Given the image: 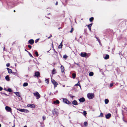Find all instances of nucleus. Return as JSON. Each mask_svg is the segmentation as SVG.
I'll use <instances>...</instances> for the list:
<instances>
[{
  "label": "nucleus",
  "mask_w": 127,
  "mask_h": 127,
  "mask_svg": "<svg viewBox=\"0 0 127 127\" xmlns=\"http://www.w3.org/2000/svg\"><path fill=\"white\" fill-rule=\"evenodd\" d=\"M80 37L81 38V36H80Z\"/></svg>",
  "instance_id": "nucleus-61"
},
{
  "label": "nucleus",
  "mask_w": 127,
  "mask_h": 127,
  "mask_svg": "<svg viewBox=\"0 0 127 127\" xmlns=\"http://www.w3.org/2000/svg\"><path fill=\"white\" fill-rule=\"evenodd\" d=\"M73 30H74L73 28H72L71 30L70 31V32H71V33L72 32H73Z\"/></svg>",
  "instance_id": "nucleus-41"
},
{
  "label": "nucleus",
  "mask_w": 127,
  "mask_h": 127,
  "mask_svg": "<svg viewBox=\"0 0 127 127\" xmlns=\"http://www.w3.org/2000/svg\"><path fill=\"white\" fill-rule=\"evenodd\" d=\"M51 81L52 83L54 84V89L55 88L57 87V85H58V84L57 82L55 80H52Z\"/></svg>",
  "instance_id": "nucleus-3"
},
{
  "label": "nucleus",
  "mask_w": 127,
  "mask_h": 127,
  "mask_svg": "<svg viewBox=\"0 0 127 127\" xmlns=\"http://www.w3.org/2000/svg\"><path fill=\"white\" fill-rule=\"evenodd\" d=\"M5 108L6 111L7 112H10L12 110V109L10 107L7 106H6L5 107Z\"/></svg>",
  "instance_id": "nucleus-4"
},
{
  "label": "nucleus",
  "mask_w": 127,
  "mask_h": 127,
  "mask_svg": "<svg viewBox=\"0 0 127 127\" xmlns=\"http://www.w3.org/2000/svg\"><path fill=\"white\" fill-rule=\"evenodd\" d=\"M28 47L30 49H31L32 48V46L30 45H28Z\"/></svg>",
  "instance_id": "nucleus-45"
},
{
  "label": "nucleus",
  "mask_w": 127,
  "mask_h": 127,
  "mask_svg": "<svg viewBox=\"0 0 127 127\" xmlns=\"http://www.w3.org/2000/svg\"><path fill=\"white\" fill-rule=\"evenodd\" d=\"M34 96H36V99H38L40 97V95L38 92H36L35 93H33Z\"/></svg>",
  "instance_id": "nucleus-2"
},
{
  "label": "nucleus",
  "mask_w": 127,
  "mask_h": 127,
  "mask_svg": "<svg viewBox=\"0 0 127 127\" xmlns=\"http://www.w3.org/2000/svg\"><path fill=\"white\" fill-rule=\"evenodd\" d=\"M70 97H71V98H73V97H74V96H71V95L70 96Z\"/></svg>",
  "instance_id": "nucleus-50"
},
{
  "label": "nucleus",
  "mask_w": 127,
  "mask_h": 127,
  "mask_svg": "<svg viewBox=\"0 0 127 127\" xmlns=\"http://www.w3.org/2000/svg\"><path fill=\"white\" fill-rule=\"evenodd\" d=\"M15 11H15V10H14V12H15Z\"/></svg>",
  "instance_id": "nucleus-58"
},
{
  "label": "nucleus",
  "mask_w": 127,
  "mask_h": 127,
  "mask_svg": "<svg viewBox=\"0 0 127 127\" xmlns=\"http://www.w3.org/2000/svg\"><path fill=\"white\" fill-rule=\"evenodd\" d=\"M56 112L55 111H54L53 112V114L54 115L56 113Z\"/></svg>",
  "instance_id": "nucleus-52"
},
{
  "label": "nucleus",
  "mask_w": 127,
  "mask_h": 127,
  "mask_svg": "<svg viewBox=\"0 0 127 127\" xmlns=\"http://www.w3.org/2000/svg\"><path fill=\"white\" fill-rule=\"evenodd\" d=\"M63 57L64 59H66L67 57V56L66 55H64Z\"/></svg>",
  "instance_id": "nucleus-33"
},
{
  "label": "nucleus",
  "mask_w": 127,
  "mask_h": 127,
  "mask_svg": "<svg viewBox=\"0 0 127 127\" xmlns=\"http://www.w3.org/2000/svg\"><path fill=\"white\" fill-rule=\"evenodd\" d=\"M28 43H29L32 45L34 43V41L32 39L28 41Z\"/></svg>",
  "instance_id": "nucleus-10"
},
{
  "label": "nucleus",
  "mask_w": 127,
  "mask_h": 127,
  "mask_svg": "<svg viewBox=\"0 0 127 127\" xmlns=\"http://www.w3.org/2000/svg\"><path fill=\"white\" fill-rule=\"evenodd\" d=\"M80 84L79 83V81H78V83L75 85V86H77L80 85Z\"/></svg>",
  "instance_id": "nucleus-35"
},
{
  "label": "nucleus",
  "mask_w": 127,
  "mask_h": 127,
  "mask_svg": "<svg viewBox=\"0 0 127 127\" xmlns=\"http://www.w3.org/2000/svg\"><path fill=\"white\" fill-rule=\"evenodd\" d=\"M7 70H8V72L9 73H12V70L9 69L8 68H7Z\"/></svg>",
  "instance_id": "nucleus-14"
},
{
  "label": "nucleus",
  "mask_w": 127,
  "mask_h": 127,
  "mask_svg": "<svg viewBox=\"0 0 127 127\" xmlns=\"http://www.w3.org/2000/svg\"><path fill=\"white\" fill-rule=\"evenodd\" d=\"M40 74L39 72L36 71L35 73V76L37 77L40 76Z\"/></svg>",
  "instance_id": "nucleus-9"
},
{
  "label": "nucleus",
  "mask_w": 127,
  "mask_h": 127,
  "mask_svg": "<svg viewBox=\"0 0 127 127\" xmlns=\"http://www.w3.org/2000/svg\"><path fill=\"white\" fill-rule=\"evenodd\" d=\"M58 92V91H56V92Z\"/></svg>",
  "instance_id": "nucleus-63"
},
{
  "label": "nucleus",
  "mask_w": 127,
  "mask_h": 127,
  "mask_svg": "<svg viewBox=\"0 0 127 127\" xmlns=\"http://www.w3.org/2000/svg\"><path fill=\"white\" fill-rule=\"evenodd\" d=\"M62 43V42H61V43H60V45H59V46H58L59 48L60 49V48H62V46H63Z\"/></svg>",
  "instance_id": "nucleus-22"
},
{
  "label": "nucleus",
  "mask_w": 127,
  "mask_h": 127,
  "mask_svg": "<svg viewBox=\"0 0 127 127\" xmlns=\"http://www.w3.org/2000/svg\"><path fill=\"white\" fill-rule=\"evenodd\" d=\"M80 55L81 56L84 57L86 56H87V57H88V56H87V54L86 53H81L80 54Z\"/></svg>",
  "instance_id": "nucleus-6"
},
{
  "label": "nucleus",
  "mask_w": 127,
  "mask_h": 127,
  "mask_svg": "<svg viewBox=\"0 0 127 127\" xmlns=\"http://www.w3.org/2000/svg\"><path fill=\"white\" fill-rule=\"evenodd\" d=\"M72 104L75 105H76L78 104L77 101L76 100H74L72 102Z\"/></svg>",
  "instance_id": "nucleus-12"
},
{
  "label": "nucleus",
  "mask_w": 127,
  "mask_h": 127,
  "mask_svg": "<svg viewBox=\"0 0 127 127\" xmlns=\"http://www.w3.org/2000/svg\"><path fill=\"white\" fill-rule=\"evenodd\" d=\"M15 126V125H14V126H13L12 127H14Z\"/></svg>",
  "instance_id": "nucleus-57"
},
{
  "label": "nucleus",
  "mask_w": 127,
  "mask_h": 127,
  "mask_svg": "<svg viewBox=\"0 0 127 127\" xmlns=\"http://www.w3.org/2000/svg\"><path fill=\"white\" fill-rule=\"evenodd\" d=\"M58 2L57 1H56V4H55L56 5H58Z\"/></svg>",
  "instance_id": "nucleus-49"
},
{
  "label": "nucleus",
  "mask_w": 127,
  "mask_h": 127,
  "mask_svg": "<svg viewBox=\"0 0 127 127\" xmlns=\"http://www.w3.org/2000/svg\"><path fill=\"white\" fill-rule=\"evenodd\" d=\"M54 53H57V52L55 51V50H54Z\"/></svg>",
  "instance_id": "nucleus-54"
},
{
  "label": "nucleus",
  "mask_w": 127,
  "mask_h": 127,
  "mask_svg": "<svg viewBox=\"0 0 127 127\" xmlns=\"http://www.w3.org/2000/svg\"><path fill=\"white\" fill-rule=\"evenodd\" d=\"M3 89L0 86V91H2Z\"/></svg>",
  "instance_id": "nucleus-47"
},
{
  "label": "nucleus",
  "mask_w": 127,
  "mask_h": 127,
  "mask_svg": "<svg viewBox=\"0 0 127 127\" xmlns=\"http://www.w3.org/2000/svg\"><path fill=\"white\" fill-rule=\"evenodd\" d=\"M113 83H111L110 84V86L111 87H112V86H113Z\"/></svg>",
  "instance_id": "nucleus-44"
},
{
  "label": "nucleus",
  "mask_w": 127,
  "mask_h": 127,
  "mask_svg": "<svg viewBox=\"0 0 127 127\" xmlns=\"http://www.w3.org/2000/svg\"><path fill=\"white\" fill-rule=\"evenodd\" d=\"M7 91L10 92H11L12 91L11 89L10 88H8L7 89Z\"/></svg>",
  "instance_id": "nucleus-27"
},
{
  "label": "nucleus",
  "mask_w": 127,
  "mask_h": 127,
  "mask_svg": "<svg viewBox=\"0 0 127 127\" xmlns=\"http://www.w3.org/2000/svg\"><path fill=\"white\" fill-rule=\"evenodd\" d=\"M109 58V56L108 55H106V56L104 57V59L105 60H107Z\"/></svg>",
  "instance_id": "nucleus-18"
},
{
  "label": "nucleus",
  "mask_w": 127,
  "mask_h": 127,
  "mask_svg": "<svg viewBox=\"0 0 127 127\" xmlns=\"http://www.w3.org/2000/svg\"><path fill=\"white\" fill-rule=\"evenodd\" d=\"M94 20V18L93 17H91L90 19V21L92 22Z\"/></svg>",
  "instance_id": "nucleus-26"
},
{
  "label": "nucleus",
  "mask_w": 127,
  "mask_h": 127,
  "mask_svg": "<svg viewBox=\"0 0 127 127\" xmlns=\"http://www.w3.org/2000/svg\"><path fill=\"white\" fill-rule=\"evenodd\" d=\"M83 114L84 116L86 115L87 114V113L85 111H84L83 112Z\"/></svg>",
  "instance_id": "nucleus-37"
},
{
  "label": "nucleus",
  "mask_w": 127,
  "mask_h": 127,
  "mask_svg": "<svg viewBox=\"0 0 127 127\" xmlns=\"http://www.w3.org/2000/svg\"><path fill=\"white\" fill-rule=\"evenodd\" d=\"M103 116V113H100V115L99 116V117H102Z\"/></svg>",
  "instance_id": "nucleus-32"
},
{
  "label": "nucleus",
  "mask_w": 127,
  "mask_h": 127,
  "mask_svg": "<svg viewBox=\"0 0 127 127\" xmlns=\"http://www.w3.org/2000/svg\"><path fill=\"white\" fill-rule=\"evenodd\" d=\"M111 116V114L109 113L105 115V117L107 119H108Z\"/></svg>",
  "instance_id": "nucleus-11"
},
{
  "label": "nucleus",
  "mask_w": 127,
  "mask_h": 127,
  "mask_svg": "<svg viewBox=\"0 0 127 127\" xmlns=\"http://www.w3.org/2000/svg\"><path fill=\"white\" fill-rule=\"evenodd\" d=\"M61 71L62 72H63L64 70V67L62 65L61 67Z\"/></svg>",
  "instance_id": "nucleus-15"
},
{
  "label": "nucleus",
  "mask_w": 127,
  "mask_h": 127,
  "mask_svg": "<svg viewBox=\"0 0 127 127\" xmlns=\"http://www.w3.org/2000/svg\"><path fill=\"white\" fill-rule=\"evenodd\" d=\"M28 53L31 57H33L32 56V55L30 53V52H28Z\"/></svg>",
  "instance_id": "nucleus-38"
},
{
  "label": "nucleus",
  "mask_w": 127,
  "mask_h": 127,
  "mask_svg": "<svg viewBox=\"0 0 127 127\" xmlns=\"http://www.w3.org/2000/svg\"><path fill=\"white\" fill-rule=\"evenodd\" d=\"M95 38H96L98 42H99V43L100 44V40L97 37H96V36L95 37Z\"/></svg>",
  "instance_id": "nucleus-31"
},
{
  "label": "nucleus",
  "mask_w": 127,
  "mask_h": 127,
  "mask_svg": "<svg viewBox=\"0 0 127 127\" xmlns=\"http://www.w3.org/2000/svg\"><path fill=\"white\" fill-rule=\"evenodd\" d=\"M28 83L27 82H25L24 83L23 85V86L24 87H26L28 85Z\"/></svg>",
  "instance_id": "nucleus-20"
},
{
  "label": "nucleus",
  "mask_w": 127,
  "mask_h": 127,
  "mask_svg": "<svg viewBox=\"0 0 127 127\" xmlns=\"http://www.w3.org/2000/svg\"><path fill=\"white\" fill-rule=\"evenodd\" d=\"M55 69L54 68L52 71V74H55Z\"/></svg>",
  "instance_id": "nucleus-28"
},
{
  "label": "nucleus",
  "mask_w": 127,
  "mask_h": 127,
  "mask_svg": "<svg viewBox=\"0 0 127 127\" xmlns=\"http://www.w3.org/2000/svg\"><path fill=\"white\" fill-rule=\"evenodd\" d=\"M84 125L86 126H87L88 125V123L87 122H85L84 123Z\"/></svg>",
  "instance_id": "nucleus-29"
},
{
  "label": "nucleus",
  "mask_w": 127,
  "mask_h": 127,
  "mask_svg": "<svg viewBox=\"0 0 127 127\" xmlns=\"http://www.w3.org/2000/svg\"><path fill=\"white\" fill-rule=\"evenodd\" d=\"M89 99H92L94 97V95L92 93H89L87 95Z\"/></svg>",
  "instance_id": "nucleus-1"
},
{
  "label": "nucleus",
  "mask_w": 127,
  "mask_h": 127,
  "mask_svg": "<svg viewBox=\"0 0 127 127\" xmlns=\"http://www.w3.org/2000/svg\"><path fill=\"white\" fill-rule=\"evenodd\" d=\"M10 65V64L9 63H7L6 64V66L7 67H9Z\"/></svg>",
  "instance_id": "nucleus-43"
},
{
  "label": "nucleus",
  "mask_w": 127,
  "mask_h": 127,
  "mask_svg": "<svg viewBox=\"0 0 127 127\" xmlns=\"http://www.w3.org/2000/svg\"><path fill=\"white\" fill-rule=\"evenodd\" d=\"M79 101L80 102H83L85 101V99L84 97H82L79 99Z\"/></svg>",
  "instance_id": "nucleus-8"
},
{
  "label": "nucleus",
  "mask_w": 127,
  "mask_h": 127,
  "mask_svg": "<svg viewBox=\"0 0 127 127\" xmlns=\"http://www.w3.org/2000/svg\"><path fill=\"white\" fill-rule=\"evenodd\" d=\"M63 101L64 103L67 104L71 103V102L67 100L66 99L63 98Z\"/></svg>",
  "instance_id": "nucleus-5"
},
{
  "label": "nucleus",
  "mask_w": 127,
  "mask_h": 127,
  "mask_svg": "<svg viewBox=\"0 0 127 127\" xmlns=\"http://www.w3.org/2000/svg\"><path fill=\"white\" fill-rule=\"evenodd\" d=\"M74 64H76L78 66H80V65H79V64L78 63H76L75 62H74Z\"/></svg>",
  "instance_id": "nucleus-42"
},
{
  "label": "nucleus",
  "mask_w": 127,
  "mask_h": 127,
  "mask_svg": "<svg viewBox=\"0 0 127 127\" xmlns=\"http://www.w3.org/2000/svg\"><path fill=\"white\" fill-rule=\"evenodd\" d=\"M52 35H51L50 36L48 37V39H49L51 37H52Z\"/></svg>",
  "instance_id": "nucleus-48"
},
{
  "label": "nucleus",
  "mask_w": 127,
  "mask_h": 127,
  "mask_svg": "<svg viewBox=\"0 0 127 127\" xmlns=\"http://www.w3.org/2000/svg\"><path fill=\"white\" fill-rule=\"evenodd\" d=\"M25 51L27 52L28 53V52H29V51H28L27 50H26V49H25Z\"/></svg>",
  "instance_id": "nucleus-53"
},
{
  "label": "nucleus",
  "mask_w": 127,
  "mask_h": 127,
  "mask_svg": "<svg viewBox=\"0 0 127 127\" xmlns=\"http://www.w3.org/2000/svg\"><path fill=\"white\" fill-rule=\"evenodd\" d=\"M109 102V100L107 99H105V104H107Z\"/></svg>",
  "instance_id": "nucleus-21"
},
{
  "label": "nucleus",
  "mask_w": 127,
  "mask_h": 127,
  "mask_svg": "<svg viewBox=\"0 0 127 127\" xmlns=\"http://www.w3.org/2000/svg\"><path fill=\"white\" fill-rule=\"evenodd\" d=\"M23 112L28 113L29 112V111L27 109H23Z\"/></svg>",
  "instance_id": "nucleus-19"
},
{
  "label": "nucleus",
  "mask_w": 127,
  "mask_h": 127,
  "mask_svg": "<svg viewBox=\"0 0 127 127\" xmlns=\"http://www.w3.org/2000/svg\"><path fill=\"white\" fill-rule=\"evenodd\" d=\"M1 125L0 124V127H1Z\"/></svg>",
  "instance_id": "nucleus-60"
},
{
  "label": "nucleus",
  "mask_w": 127,
  "mask_h": 127,
  "mask_svg": "<svg viewBox=\"0 0 127 127\" xmlns=\"http://www.w3.org/2000/svg\"><path fill=\"white\" fill-rule=\"evenodd\" d=\"M35 54L37 57H38V56L39 55L38 54V53L37 51L35 52Z\"/></svg>",
  "instance_id": "nucleus-34"
},
{
  "label": "nucleus",
  "mask_w": 127,
  "mask_h": 127,
  "mask_svg": "<svg viewBox=\"0 0 127 127\" xmlns=\"http://www.w3.org/2000/svg\"><path fill=\"white\" fill-rule=\"evenodd\" d=\"M18 110L20 112H23V109H19Z\"/></svg>",
  "instance_id": "nucleus-36"
},
{
  "label": "nucleus",
  "mask_w": 127,
  "mask_h": 127,
  "mask_svg": "<svg viewBox=\"0 0 127 127\" xmlns=\"http://www.w3.org/2000/svg\"><path fill=\"white\" fill-rule=\"evenodd\" d=\"M53 103L54 104L57 103L58 104H59V103L60 102L58 100H57L56 101H54L53 102Z\"/></svg>",
  "instance_id": "nucleus-16"
},
{
  "label": "nucleus",
  "mask_w": 127,
  "mask_h": 127,
  "mask_svg": "<svg viewBox=\"0 0 127 127\" xmlns=\"http://www.w3.org/2000/svg\"><path fill=\"white\" fill-rule=\"evenodd\" d=\"M79 86L80 88H81V86L80 85H79Z\"/></svg>",
  "instance_id": "nucleus-55"
},
{
  "label": "nucleus",
  "mask_w": 127,
  "mask_h": 127,
  "mask_svg": "<svg viewBox=\"0 0 127 127\" xmlns=\"http://www.w3.org/2000/svg\"><path fill=\"white\" fill-rule=\"evenodd\" d=\"M5 78L8 81L9 80V77L8 75L6 76Z\"/></svg>",
  "instance_id": "nucleus-25"
},
{
  "label": "nucleus",
  "mask_w": 127,
  "mask_h": 127,
  "mask_svg": "<svg viewBox=\"0 0 127 127\" xmlns=\"http://www.w3.org/2000/svg\"><path fill=\"white\" fill-rule=\"evenodd\" d=\"M45 82L46 83H47V84H48L49 83V80L48 79H46L45 80Z\"/></svg>",
  "instance_id": "nucleus-30"
},
{
  "label": "nucleus",
  "mask_w": 127,
  "mask_h": 127,
  "mask_svg": "<svg viewBox=\"0 0 127 127\" xmlns=\"http://www.w3.org/2000/svg\"><path fill=\"white\" fill-rule=\"evenodd\" d=\"M39 40V39H36V40H35V43H36L37 42H38Z\"/></svg>",
  "instance_id": "nucleus-39"
},
{
  "label": "nucleus",
  "mask_w": 127,
  "mask_h": 127,
  "mask_svg": "<svg viewBox=\"0 0 127 127\" xmlns=\"http://www.w3.org/2000/svg\"><path fill=\"white\" fill-rule=\"evenodd\" d=\"M13 73L14 74V75H17L18 74L17 73L13 72Z\"/></svg>",
  "instance_id": "nucleus-46"
},
{
  "label": "nucleus",
  "mask_w": 127,
  "mask_h": 127,
  "mask_svg": "<svg viewBox=\"0 0 127 127\" xmlns=\"http://www.w3.org/2000/svg\"><path fill=\"white\" fill-rule=\"evenodd\" d=\"M4 49H5V47H4Z\"/></svg>",
  "instance_id": "nucleus-62"
},
{
  "label": "nucleus",
  "mask_w": 127,
  "mask_h": 127,
  "mask_svg": "<svg viewBox=\"0 0 127 127\" xmlns=\"http://www.w3.org/2000/svg\"><path fill=\"white\" fill-rule=\"evenodd\" d=\"M94 73L93 72H90L89 73V75L90 76H92L93 75Z\"/></svg>",
  "instance_id": "nucleus-23"
},
{
  "label": "nucleus",
  "mask_w": 127,
  "mask_h": 127,
  "mask_svg": "<svg viewBox=\"0 0 127 127\" xmlns=\"http://www.w3.org/2000/svg\"><path fill=\"white\" fill-rule=\"evenodd\" d=\"M72 78H73L74 79L76 77V74H75L73 73L72 74Z\"/></svg>",
  "instance_id": "nucleus-24"
},
{
  "label": "nucleus",
  "mask_w": 127,
  "mask_h": 127,
  "mask_svg": "<svg viewBox=\"0 0 127 127\" xmlns=\"http://www.w3.org/2000/svg\"><path fill=\"white\" fill-rule=\"evenodd\" d=\"M2 94H4V95H7L6 94H5V93H3Z\"/></svg>",
  "instance_id": "nucleus-51"
},
{
  "label": "nucleus",
  "mask_w": 127,
  "mask_h": 127,
  "mask_svg": "<svg viewBox=\"0 0 127 127\" xmlns=\"http://www.w3.org/2000/svg\"><path fill=\"white\" fill-rule=\"evenodd\" d=\"M65 86V85H63V87H64Z\"/></svg>",
  "instance_id": "nucleus-56"
},
{
  "label": "nucleus",
  "mask_w": 127,
  "mask_h": 127,
  "mask_svg": "<svg viewBox=\"0 0 127 127\" xmlns=\"http://www.w3.org/2000/svg\"><path fill=\"white\" fill-rule=\"evenodd\" d=\"M42 118H43V120H45L46 119L45 116H43L42 117Z\"/></svg>",
  "instance_id": "nucleus-40"
},
{
  "label": "nucleus",
  "mask_w": 127,
  "mask_h": 127,
  "mask_svg": "<svg viewBox=\"0 0 127 127\" xmlns=\"http://www.w3.org/2000/svg\"><path fill=\"white\" fill-rule=\"evenodd\" d=\"M35 105L33 104H28L27 105V106L28 107H31L32 108H34L35 107Z\"/></svg>",
  "instance_id": "nucleus-7"
},
{
  "label": "nucleus",
  "mask_w": 127,
  "mask_h": 127,
  "mask_svg": "<svg viewBox=\"0 0 127 127\" xmlns=\"http://www.w3.org/2000/svg\"><path fill=\"white\" fill-rule=\"evenodd\" d=\"M24 127H27V126H25Z\"/></svg>",
  "instance_id": "nucleus-59"
},
{
  "label": "nucleus",
  "mask_w": 127,
  "mask_h": 127,
  "mask_svg": "<svg viewBox=\"0 0 127 127\" xmlns=\"http://www.w3.org/2000/svg\"><path fill=\"white\" fill-rule=\"evenodd\" d=\"M14 93L18 96V97H20V95L19 93L18 92H14Z\"/></svg>",
  "instance_id": "nucleus-17"
},
{
  "label": "nucleus",
  "mask_w": 127,
  "mask_h": 127,
  "mask_svg": "<svg viewBox=\"0 0 127 127\" xmlns=\"http://www.w3.org/2000/svg\"><path fill=\"white\" fill-rule=\"evenodd\" d=\"M92 24H90L87 25L89 30L90 31H91V27L92 26Z\"/></svg>",
  "instance_id": "nucleus-13"
}]
</instances>
